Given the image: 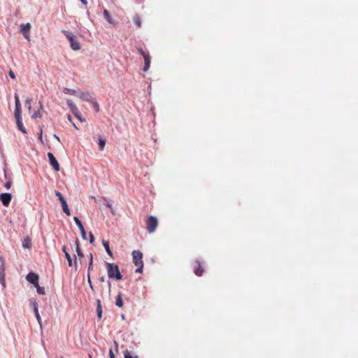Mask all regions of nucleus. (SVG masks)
<instances>
[{
	"mask_svg": "<svg viewBox=\"0 0 358 358\" xmlns=\"http://www.w3.org/2000/svg\"><path fill=\"white\" fill-rule=\"evenodd\" d=\"M106 266L109 278L115 279L117 280H120L122 278V275L120 272L117 265L113 263L106 262Z\"/></svg>",
	"mask_w": 358,
	"mask_h": 358,
	"instance_id": "nucleus-1",
	"label": "nucleus"
},
{
	"mask_svg": "<svg viewBox=\"0 0 358 358\" xmlns=\"http://www.w3.org/2000/svg\"><path fill=\"white\" fill-rule=\"evenodd\" d=\"M62 33L68 38L70 43V46L73 50H79L80 49V43L72 32L66 30H62Z\"/></svg>",
	"mask_w": 358,
	"mask_h": 358,
	"instance_id": "nucleus-2",
	"label": "nucleus"
},
{
	"mask_svg": "<svg viewBox=\"0 0 358 358\" xmlns=\"http://www.w3.org/2000/svg\"><path fill=\"white\" fill-rule=\"evenodd\" d=\"M146 224L148 231L150 234L153 233L157 227L158 220L157 217L154 216H150L146 221Z\"/></svg>",
	"mask_w": 358,
	"mask_h": 358,
	"instance_id": "nucleus-3",
	"label": "nucleus"
},
{
	"mask_svg": "<svg viewBox=\"0 0 358 358\" xmlns=\"http://www.w3.org/2000/svg\"><path fill=\"white\" fill-rule=\"evenodd\" d=\"M55 195L58 197V199L59 200V201L61 203L64 213H66L68 216H69L71 215V211L69 208L67 202L65 200L64 197L63 196L62 193L59 192V191L55 192Z\"/></svg>",
	"mask_w": 358,
	"mask_h": 358,
	"instance_id": "nucleus-4",
	"label": "nucleus"
},
{
	"mask_svg": "<svg viewBox=\"0 0 358 358\" xmlns=\"http://www.w3.org/2000/svg\"><path fill=\"white\" fill-rule=\"evenodd\" d=\"M15 98V119L17 118H22L21 116V103L20 101L19 96L17 93L15 94L14 96Z\"/></svg>",
	"mask_w": 358,
	"mask_h": 358,
	"instance_id": "nucleus-5",
	"label": "nucleus"
},
{
	"mask_svg": "<svg viewBox=\"0 0 358 358\" xmlns=\"http://www.w3.org/2000/svg\"><path fill=\"white\" fill-rule=\"evenodd\" d=\"M29 303H30V306L34 310L35 317H36L38 324L41 327V316H40L39 313H38V303H37L36 301L34 299H31L29 300Z\"/></svg>",
	"mask_w": 358,
	"mask_h": 358,
	"instance_id": "nucleus-6",
	"label": "nucleus"
},
{
	"mask_svg": "<svg viewBox=\"0 0 358 358\" xmlns=\"http://www.w3.org/2000/svg\"><path fill=\"white\" fill-rule=\"evenodd\" d=\"M0 283L3 286V287H6V282H5V262L2 257H0Z\"/></svg>",
	"mask_w": 358,
	"mask_h": 358,
	"instance_id": "nucleus-7",
	"label": "nucleus"
},
{
	"mask_svg": "<svg viewBox=\"0 0 358 358\" xmlns=\"http://www.w3.org/2000/svg\"><path fill=\"white\" fill-rule=\"evenodd\" d=\"M133 263L136 266H138L143 262V253L140 250H134L132 252Z\"/></svg>",
	"mask_w": 358,
	"mask_h": 358,
	"instance_id": "nucleus-8",
	"label": "nucleus"
},
{
	"mask_svg": "<svg viewBox=\"0 0 358 358\" xmlns=\"http://www.w3.org/2000/svg\"><path fill=\"white\" fill-rule=\"evenodd\" d=\"M47 155L48 157L50 165L52 166L55 171H59V164L53 154L52 152H48Z\"/></svg>",
	"mask_w": 358,
	"mask_h": 358,
	"instance_id": "nucleus-9",
	"label": "nucleus"
},
{
	"mask_svg": "<svg viewBox=\"0 0 358 358\" xmlns=\"http://www.w3.org/2000/svg\"><path fill=\"white\" fill-rule=\"evenodd\" d=\"M11 194L10 193H2L0 194V200L4 206H8L11 201Z\"/></svg>",
	"mask_w": 358,
	"mask_h": 358,
	"instance_id": "nucleus-10",
	"label": "nucleus"
},
{
	"mask_svg": "<svg viewBox=\"0 0 358 358\" xmlns=\"http://www.w3.org/2000/svg\"><path fill=\"white\" fill-rule=\"evenodd\" d=\"M73 220L75 221L76 225L78 227V228L80 231L81 236H82L83 239L86 240L87 234H86L85 230L84 229V227H83L81 221L79 220V218L78 217H74Z\"/></svg>",
	"mask_w": 358,
	"mask_h": 358,
	"instance_id": "nucleus-11",
	"label": "nucleus"
},
{
	"mask_svg": "<svg viewBox=\"0 0 358 358\" xmlns=\"http://www.w3.org/2000/svg\"><path fill=\"white\" fill-rule=\"evenodd\" d=\"M27 280L32 285L37 284L38 275L34 273H29L26 276Z\"/></svg>",
	"mask_w": 358,
	"mask_h": 358,
	"instance_id": "nucleus-12",
	"label": "nucleus"
},
{
	"mask_svg": "<svg viewBox=\"0 0 358 358\" xmlns=\"http://www.w3.org/2000/svg\"><path fill=\"white\" fill-rule=\"evenodd\" d=\"M22 32L23 36L28 40H29V30L31 28V25L29 23H27L26 24H22Z\"/></svg>",
	"mask_w": 358,
	"mask_h": 358,
	"instance_id": "nucleus-13",
	"label": "nucleus"
},
{
	"mask_svg": "<svg viewBox=\"0 0 358 358\" xmlns=\"http://www.w3.org/2000/svg\"><path fill=\"white\" fill-rule=\"evenodd\" d=\"M76 96L79 97L80 99L85 101H92V96L89 92H82L78 94H76Z\"/></svg>",
	"mask_w": 358,
	"mask_h": 358,
	"instance_id": "nucleus-14",
	"label": "nucleus"
},
{
	"mask_svg": "<svg viewBox=\"0 0 358 358\" xmlns=\"http://www.w3.org/2000/svg\"><path fill=\"white\" fill-rule=\"evenodd\" d=\"M66 103L73 115H77L79 110L76 104L70 99H67Z\"/></svg>",
	"mask_w": 358,
	"mask_h": 358,
	"instance_id": "nucleus-15",
	"label": "nucleus"
},
{
	"mask_svg": "<svg viewBox=\"0 0 358 358\" xmlns=\"http://www.w3.org/2000/svg\"><path fill=\"white\" fill-rule=\"evenodd\" d=\"M96 313L99 320H101L102 317V307L101 302L100 299H96Z\"/></svg>",
	"mask_w": 358,
	"mask_h": 358,
	"instance_id": "nucleus-16",
	"label": "nucleus"
},
{
	"mask_svg": "<svg viewBox=\"0 0 358 358\" xmlns=\"http://www.w3.org/2000/svg\"><path fill=\"white\" fill-rule=\"evenodd\" d=\"M62 251L64 253L65 257L67 259L69 266H72L73 260H72V258H71L70 254L67 252L66 246H63Z\"/></svg>",
	"mask_w": 358,
	"mask_h": 358,
	"instance_id": "nucleus-17",
	"label": "nucleus"
},
{
	"mask_svg": "<svg viewBox=\"0 0 358 358\" xmlns=\"http://www.w3.org/2000/svg\"><path fill=\"white\" fill-rule=\"evenodd\" d=\"M16 124L20 131H21L23 134H27V130L22 123V118L16 119Z\"/></svg>",
	"mask_w": 358,
	"mask_h": 358,
	"instance_id": "nucleus-18",
	"label": "nucleus"
},
{
	"mask_svg": "<svg viewBox=\"0 0 358 358\" xmlns=\"http://www.w3.org/2000/svg\"><path fill=\"white\" fill-rule=\"evenodd\" d=\"M144 59V62H145V65H144V67L143 69V71L144 72H146L148 71L150 66V56H144L143 57Z\"/></svg>",
	"mask_w": 358,
	"mask_h": 358,
	"instance_id": "nucleus-19",
	"label": "nucleus"
},
{
	"mask_svg": "<svg viewBox=\"0 0 358 358\" xmlns=\"http://www.w3.org/2000/svg\"><path fill=\"white\" fill-rule=\"evenodd\" d=\"M102 244H103V246L104 247L106 252L108 253V255L109 256H110V257H113V253H112V252H111V250L110 249L108 241L103 240L102 241Z\"/></svg>",
	"mask_w": 358,
	"mask_h": 358,
	"instance_id": "nucleus-20",
	"label": "nucleus"
},
{
	"mask_svg": "<svg viewBox=\"0 0 358 358\" xmlns=\"http://www.w3.org/2000/svg\"><path fill=\"white\" fill-rule=\"evenodd\" d=\"M196 264H198V267L194 269V273L198 275V276H201L202 275L203 273V268H201V264H200V262L199 261L196 260Z\"/></svg>",
	"mask_w": 358,
	"mask_h": 358,
	"instance_id": "nucleus-21",
	"label": "nucleus"
},
{
	"mask_svg": "<svg viewBox=\"0 0 358 358\" xmlns=\"http://www.w3.org/2000/svg\"><path fill=\"white\" fill-rule=\"evenodd\" d=\"M22 246L24 248H30L31 246V241L29 237H27L24 239L22 242Z\"/></svg>",
	"mask_w": 358,
	"mask_h": 358,
	"instance_id": "nucleus-22",
	"label": "nucleus"
},
{
	"mask_svg": "<svg viewBox=\"0 0 358 358\" xmlns=\"http://www.w3.org/2000/svg\"><path fill=\"white\" fill-rule=\"evenodd\" d=\"M103 15H104V17L105 19L109 22V23H113V20H112V17L110 15V13L108 10H103Z\"/></svg>",
	"mask_w": 358,
	"mask_h": 358,
	"instance_id": "nucleus-23",
	"label": "nucleus"
},
{
	"mask_svg": "<svg viewBox=\"0 0 358 358\" xmlns=\"http://www.w3.org/2000/svg\"><path fill=\"white\" fill-rule=\"evenodd\" d=\"M63 92L66 94H71V95H76V92L75 90L69 89L67 87H64Z\"/></svg>",
	"mask_w": 358,
	"mask_h": 358,
	"instance_id": "nucleus-24",
	"label": "nucleus"
},
{
	"mask_svg": "<svg viewBox=\"0 0 358 358\" xmlns=\"http://www.w3.org/2000/svg\"><path fill=\"white\" fill-rule=\"evenodd\" d=\"M115 305L118 307H122L123 306V301L120 294H119L116 297Z\"/></svg>",
	"mask_w": 358,
	"mask_h": 358,
	"instance_id": "nucleus-25",
	"label": "nucleus"
},
{
	"mask_svg": "<svg viewBox=\"0 0 358 358\" xmlns=\"http://www.w3.org/2000/svg\"><path fill=\"white\" fill-rule=\"evenodd\" d=\"M133 20H134V22L135 23V24L137 26V27H138V28L141 27V17L138 15H136L134 17Z\"/></svg>",
	"mask_w": 358,
	"mask_h": 358,
	"instance_id": "nucleus-26",
	"label": "nucleus"
},
{
	"mask_svg": "<svg viewBox=\"0 0 358 358\" xmlns=\"http://www.w3.org/2000/svg\"><path fill=\"white\" fill-rule=\"evenodd\" d=\"M98 144L99 146V150H103L105 148L106 140L102 138H99Z\"/></svg>",
	"mask_w": 358,
	"mask_h": 358,
	"instance_id": "nucleus-27",
	"label": "nucleus"
},
{
	"mask_svg": "<svg viewBox=\"0 0 358 358\" xmlns=\"http://www.w3.org/2000/svg\"><path fill=\"white\" fill-rule=\"evenodd\" d=\"M124 358H138V357L137 355H131V352L128 350H126L124 352Z\"/></svg>",
	"mask_w": 358,
	"mask_h": 358,
	"instance_id": "nucleus-28",
	"label": "nucleus"
},
{
	"mask_svg": "<svg viewBox=\"0 0 358 358\" xmlns=\"http://www.w3.org/2000/svg\"><path fill=\"white\" fill-rule=\"evenodd\" d=\"M92 268H93V255H91V260L89 262V266H88V268H87V273L90 274V271L92 270Z\"/></svg>",
	"mask_w": 358,
	"mask_h": 358,
	"instance_id": "nucleus-29",
	"label": "nucleus"
},
{
	"mask_svg": "<svg viewBox=\"0 0 358 358\" xmlns=\"http://www.w3.org/2000/svg\"><path fill=\"white\" fill-rule=\"evenodd\" d=\"M31 99H29V98H27V99L25 100V106L26 107H27V109L30 111L31 109Z\"/></svg>",
	"mask_w": 358,
	"mask_h": 358,
	"instance_id": "nucleus-30",
	"label": "nucleus"
},
{
	"mask_svg": "<svg viewBox=\"0 0 358 358\" xmlns=\"http://www.w3.org/2000/svg\"><path fill=\"white\" fill-rule=\"evenodd\" d=\"M91 102H92V107H93V108L95 110V111H96V112H98V111H99V104H98V103H97V102H96V101H93L92 100V101H91Z\"/></svg>",
	"mask_w": 358,
	"mask_h": 358,
	"instance_id": "nucleus-31",
	"label": "nucleus"
},
{
	"mask_svg": "<svg viewBox=\"0 0 358 358\" xmlns=\"http://www.w3.org/2000/svg\"><path fill=\"white\" fill-rule=\"evenodd\" d=\"M41 117V113L39 110L35 111L34 113L31 116V117L33 119H36V118Z\"/></svg>",
	"mask_w": 358,
	"mask_h": 358,
	"instance_id": "nucleus-32",
	"label": "nucleus"
},
{
	"mask_svg": "<svg viewBox=\"0 0 358 358\" xmlns=\"http://www.w3.org/2000/svg\"><path fill=\"white\" fill-rule=\"evenodd\" d=\"M138 266V267L136 269L135 272L138 273H142L143 268V263L140 264Z\"/></svg>",
	"mask_w": 358,
	"mask_h": 358,
	"instance_id": "nucleus-33",
	"label": "nucleus"
},
{
	"mask_svg": "<svg viewBox=\"0 0 358 358\" xmlns=\"http://www.w3.org/2000/svg\"><path fill=\"white\" fill-rule=\"evenodd\" d=\"M87 282L89 283V285L91 289L94 290V287H93L92 281H91L90 274V273H87Z\"/></svg>",
	"mask_w": 358,
	"mask_h": 358,
	"instance_id": "nucleus-34",
	"label": "nucleus"
},
{
	"mask_svg": "<svg viewBox=\"0 0 358 358\" xmlns=\"http://www.w3.org/2000/svg\"><path fill=\"white\" fill-rule=\"evenodd\" d=\"M138 52L144 57V56H148L149 55L143 51L141 48H137Z\"/></svg>",
	"mask_w": 358,
	"mask_h": 358,
	"instance_id": "nucleus-35",
	"label": "nucleus"
},
{
	"mask_svg": "<svg viewBox=\"0 0 358 358\" xmlns=\"http://www.w3.org/2000/svg\"><path fill=\"white\" fill-rule=\"evenodd\" d=\"M76 250L77 255L79 257H83L84 256V255H83V252L81 251L80 247H76Z\"/></svg>",
	"mask_w": 358,
	"mask_h": 358,
	"instance_id": "nucleus-36",
	"label": "nucleus"
},
{
	"mask_svg": "<svg viewBox=\"0 0 358 358\" xmlns=\"http://www.w3.org/2000/svg\"><path fill=\"white\" fill-rule=\"evenodd\" d=\"M37 293L39 294H42V295L45 294V288L42 287H41L40 288H38Z\"/></svg>",
	"mask_w": 358,
	"mask_h": 358,
	"instance_id": "nucleus-37",
	"label": "nucleus"
},
{
	"mask_svg": "<svg viewBox=\"0 0 358 358\" xmlns=\"http://www.w3.org/2000/svg\"><path fill=\"white\" fill-rule=\"evenodd\" d=\"M75 115V116H76V118H78L80 122H84V121H85V120H84V119H82L81 115H80V111H79V110L78 111L77 115Z\"/></svg>",
	"mask_w": 358,
	"mask_h": 358,
	"instance_id": "nucleus-38",
	"label": "nucleus"
},
{
	"mask_svg": "<svg viewBox=\"0 0 358 358\" xmlns=\"http://www.w3.org/2000/svg\"><path fill=\"white\" fill-rule=\"evenodd\" d=\"M90 242L91 244L94 243V236L92 232L90 233Z\"/></svg>",
	"mask_w": 358,
	"mask_h": 358,
	"instance_id": "nucleus-39",
	"label": "nucleus"
},
{
	"mask_svg": "<svg viewBox=\"0 0 358 358\" xmlns=\"http://www.w3.org/2000/svg\"><path fill=\"white\" fill-rule=\"evenodd\" d=\"M5 187L6 189H9L10 187H11V182L10 180L7 181L6 183H5Z\"/></svg>",
	"mask_w": 358,
	"mask_h": 358,
	"instance_id": "nucleus-40",
	"label": "nucleus"
},
{
	"mask_svg": "<svg viewBox=\"0 0 358 358\" xmlns=\"http://www.w3.org/2000/svg\"><path fill=\"white\" fill-rule=\"evenodd\" d=\"M42 133H43V130L42 129H41L40 130V134H39V136H38V139L41 142L43 143V138H42Z\"/></svg>",
	"mask_w": 358,
	"mask_h": 358,
	"instance_id": "nucleus-41",
	"label": "nucleus"
},
{
	"mask_svg": "<svg viewBox=\"0 0 358 358\" xmlns=\"http://www.w3.org/2000/svg\"><path fill=\"white\" fill-rule=\"evenodd\" d=\"M9 76L11 78H15V73H13V71H9Z\"/></svg>",
	"mask_w": 358,
	"mask_h": 358,
	"instance_id": "nucleus-42",
	"label": "nucleus"
},
{
	"mask_svg": "<svg viewBox=\"0 0 358 358\" xmlns=\"http://www.w3.org/2000/svg\"><path fill=\"white\" fill-rule=\"evenodd\" d=\"M109 356L110 358H115V355L111 349L109 351Z\"/></svg>",
	"mask_w": 358,
	"mask_h": 358,
	"instance_id": "nucleus-43",
	"label": "nucleus"
},
{
	"mask_svg": "<svg viewBox=\"0 0 358 358\" xmlns=\"http://www.w3.org/2000/svg\"><path fill=\"white\" fill-rule=\"evenodd\" d=\"M106 206L109 209H110V208H111L113 207V206H112V204H111V203H110V202H107V203H106Z\"/></svg>",
	"mask_w": 358,
	"mask_h": 358,
	"instance_id": "nucleus-44",
	"label": "nucleus"
},
{
	"mask_svg": "<svg viewBox=\"0 0 358 358\" xmlns=\"http://www.w3.org/2000/svg\"><path fill=\"white\" fill-rule=\"evenodd\" d=\"M110 212H111V213H112L113 215H115V210H114V208H113V207H112L111 208H110Z\"/></svg>",
	"mask_w": 358,
	"mask_h": 358,
	"instance_id": "nucleus-45",
	"label": "nucleus"
},
{
	"mask_svg": "<svg viewBox=\"0 0 358 358\" xmlns=\"http://www.w3.org/2000/svg\"><path fill=\"white\" fill-rule=\"evenodd\" d=\"M34 287L36 288V291L38 290V288H40L41 287L38 285V281L37 282V284L34 285Z\"/></svg>",
	"mask_w": 358,
	"mask_h": 358,
	"instance_id": "nucleus-46",
	"label": "nucleus"
},
{
	"mask_svg": "<svg viewBox=\"0 0 358 358\" xmlns=\"http://www.w3.org/2000/svg\"><path fill=\"white\" fill-rule=\"evenodd\" d=\"M34 287L36 288V291L38 290V288H40L41 287L38 285V281L37 282V284L34 285Z\"/></svg>",
	"mask_w": 358,
	"mask_h": 358,
	"instance_id": "nucleus-47",
	"label": "nucleus"
},
{
	"mask_svg": "<svg viewBox=\"0 0 358 358\" xmlns=\"http://www.w3.org/2000/svg\"><path fill=\"white\" fill-rule=\"evenodd\" d=\"M75 243H76V248L79 247V241L78 239L76 241Z\"/></svg>",
	"mask_w": 358,
	"mask_h": 358,
	"instance_id": "nucleus-48",
	"label": "nucleus"
},
{
	"mask_svg": "<svg viewBox=\"0 0 358 358\" xmlns=\"http://www.w3.org/2000/svg\"><path fill=\"white\" fill-rule=\"evenodd\" d=\"M99 280H100L101 282H104V281H105V277H104V276L101 277V278H99Z\"/></svg>",
	"mask_w": 358,
	"mask_h": 358,
	"instance_id": "nucleus-49",
	"label": "nucleus"
},
{
	"mask_svg": "<svg viewBox=\"0 0 358 358\" xmlns=\"http://www.w3.org/2000/svg\"><path fill=\"white\" fill-rule=\"evenodd\" d=\"M3 172H4V176L6 178H8V176H7V173H6V169H3Z\"/></svg>",
	"mask_w": 358,
	"mask_h": 358,
	"instance_id": "nucleus-50",
	"label": "nucleus"
},
{
	"mask_svg": "<svg viewBox=\"0 0 358 358\" xmlns=\"http://www.w3.org/2000/svg\"><path fill=\"white\" fill-rule=\"evenodd\" d=\"M54 137L58 141H60V139L57 136V135H54Z\"/></svg>",
	"mask_w": 358,
	"mask_h": 358,
	"instance_id": "nucleus-51",
	"label": "nucleus"
},
{
	"mask_svg": "<svg viewBox=\"0 0 358 358\" xmlns=\"http://www.w3.org/2000/svg\"><path fill=\"white\" fill-rule=\"evenodd\" d=\"M74 264H75V268H76V269H77V262H76V260H75V263Z\"/></svg>",
	"mask_w": 358,
	"mask_h": 358,
	"instance_id": "nucleus-52",
	"label": "nucleus"
},
{
	"mask_svg": "<svg viewBox=\"0 0 358 358\" xmlns=\"http://www.w3.org/2000/svg\"><path fill=\"white\" fill-rule=\"evenodd\" d=\"M68 119H69L70 121H71V116H70V115H69V116H68Z\"/></svg>",
	"mask_w": 358,
	"mask_h": 358,
	"instance_id": "nucleus-53",
	"label": "nucleus"
},
{
	"mask_svg": "<svg viewBox=\"0 0 358 358\" xmlns=\"http://www.w3.org/2000/svg\"><path fill=\"white\" fill-rule=\"evenodd\" d=\"M42 108H43L42 104L40 103V109H42Z\"/></svg>",
	"mask_w": 358,
	"mask_h": 358,
	"instance_id": "nucleus-54",
	"label": "nucleus"
},
{
	"mask_svg": "<svg viewBox=\"0 0 358 358\" xmlns=\"http://www.w3.org/2000/svg\"><path fill=\"white\" fill-rule=\"evenodd\" d=\"M91 255H92V253L90 254V257H89L90 261L91 260Z\"/></svg>",
	"mask_w": 358,
	"mask_h": 358,
	"instance_id": "nucleus-55",
	"label": "nucleus"
},
{
	"mask_svg": "<svg viewBox=\"0 0 358 358\" xmlns=\"http://www.w3.org/2000/svg\"><path fill=\"white\" fill-rule=\"evenodd\" d=\"M122 318L124 320V315H122Z\"/></svg>",
	"mask_w": 358,
	"mask_h": 358,
	"instance_id": "nucleus-56",
	"label": "nucleus"
},
{
	"mask_svg": "<svg viewBox=\"0 0 358 358\" xmlns=\"http://www.w3.org/2000/svg\"><path fill=\"white\" fill-rule=\"evenodd\" d=\"M115 345L116 347L117 346V343L115 341Z\"/></svg>",
	"mask_w": 358,
	"mask_h": 358,
	"instance_id": "nucleus-57",
	"label": "nucleus"
},
{
	"mask_svg": "<svg viewBox=\"0 0 358 358\" xmlns=\"http://www.w3.org/2000/svg\"><path fill=\"white\" fill-rule=\"evenodd\" d=\"M61 358H64V357H61Z\"/></svg>",
	"mask_w": 358,
	"mask_h": 358,
	"instance_id": "nucleus-58",
	"label": "nucleus"
}]
</instances>
